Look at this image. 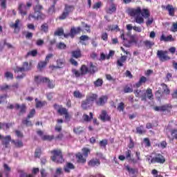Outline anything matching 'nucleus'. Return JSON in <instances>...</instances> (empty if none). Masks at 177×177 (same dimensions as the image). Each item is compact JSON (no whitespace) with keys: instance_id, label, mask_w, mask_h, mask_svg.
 <instances>
[{"instance_id":"obj_1","label":"nucleus","mask_w":177,"mask_h":177,"mask_svg":"<svg viewBox=\"0 0 177 177\" xmlns=\"http://www.w3.org/2000/svg\"><path fill=\"white\" fill-rule=\"evenodd\" d=\"M34 14H29L28 20L34 19V20H45L46 15L43 13L44 6L39 3L33 7Z\"/></svg>"},{"instance_id":"obj_24","label":"nucleus","mask_w":177,"mask_h":177,"mask_svg":"<svg viewBox=\"0 0 177 177\" xmlns=\"http://www.w3.org/2000/svg\"><path fill=\"white\" fill-rule=\"evenodd\" d=\"M166 10L169 12V16H171V17H174L175 16V8H174V6L171 4H168L165 7Z\"/></svg>"},{"instance_id":"obj_62","label":"nucleus","mask_w":177,"mask_h":177,"mask_svg":"<svg viewBox=\"0 0 177 177\" xmlns=\"http://www.w3.org/2000/svg\"><path fill=\"white\" fill-rule=\"evenodd\" d=\"M57 49H66V46L63 42H59L58 44H57Z\"/></svg>"},{"instance_id":"obj_53","label":"nucleus","mask_w":177,"mask_h":177,"mask_svg":"<svg viewBox=\"0 0 177 177\" xmlns=\"http://www.w3.org/2000/svg\"><path fill=\"white\" fill-rule=\"evenodd\" d=\"M126 169L129 172V174H132V175H135L138 171L137 169L131 168L129 166H127Z\"/></svg>"},{"instance_id":"obj_41","label":"nucleus","mask_w":177,"mask_h":177,"mask_svg":"<svg viewBox=\"0 0 177 177\" xmlns=\"http://www.w3.org/2000/svg\"><path fill=\"white\" fill-rule=\"evenodd\" d=\"M160 85L162 87L163 93L165 95H169V93H171V91L169 89L168 86L165 84V83H162Z\"/></svg>"},{"instance_id":"obj_55","label":"nucleus","mask_w":177,"mask_h":177,"mask_svg":"<svg viewBox=\"0 0 177 177\" xmlns=\"http://www.w3.org/2000/svg\"><path fill=\"white\" fill-rule=\"evenodd\" d=\"M124 154V157L126 158L127 160H131V157L132 156V151L128 149L127 151H125Z\"/></svg>"},{"instance_id":"obj_18","label":"nucleus","mask_w":177,"mask_h":177,"mask_svg":"<svg viewBox=\"0 0 177 177\" xmlns=\"http://www.w3.org/2000/svg\"><path fill=\"white\" fill-rule=\"evenodd\" d=\"M146 82H147V77L142 76L140 77L139 81L134 84V87L140 88L142 85H144V84H146Z\"/></svg>"},{"instance_id":"obj_38","label":"nucleus","mask_w":177,"mask_h":177,"mask_svg":"<svg viewBox=\"0 0 177 177\" xmlns=\"http://www.w3.org/2000/svg\"><path fill=\"white\" fill-rule=\"evenodd\" d=\"M47 104L48 102L46 101H37L36 102V109H42V107H45Z\"/></svg>"},{"instance_id":"obj_34","label":"nucleus","mask_w":177,"mask_h":177,"mask_svg":"<svg viewBox=\"0 0 177 177\" xmlns=\"http://www.w3.org/2000/svg\"><path fill=\"white\" fill-rule=\"evenodd\" d=\"M143 45L147 48V49H151L154 46V42L151 41L150 40H145L142 42Z\"/></svg>"},{"instance_id":"obj_10","label":"nucleus","mask_w":177,"mask_h":177,"mask_svg":"<svg viewBox=\"0 0 177 177\" xmlns=\"http://www.w3.org/2000/svg\"><path fill=\"white\" fill-rule=\"evenodd\" d=\"M100 165V160L97 158H93L88 162V166L90 168H96Z\"/></svg>"},{"instance_id":"obj_57","label":"nucleus","mask_w":177,"mask_h":177,"mask_svg":"<svg viewBox=\"0 0 177 177\" xmlns=\"http://www.w3.org/2000/svg\"><path fill=\"white\" fill-rule=\"evenodd\" d=\"M35 109H32V110L30 111L29 114L27 115L28 120H30V118H32L34 115H35Z\"/></svg>"},{"instance_id":"obj_11","label":"nucleus","mask_w":177,"mask_h":177,"mask_svg":"<svg viewBox=\"0 0 177 177\" xmlns=\"http://www.w3.org/2000/svg\"><path fill=\"white\" fill-rule=\"evenodd\" d=\"M18 10H19V13L23 17H24V16H27V12L28 9L27 8V6H26L24 3H21L19 4Z\"/></svg>"},{"instance_id":"obj_9","label":"nucleus","mask_w":177,"mask_h":177,"mask_svg":"<svg viewBox=\"0 0 177 177\" xmlns=\"http://www.w3.org/2000/svg\"><path fill=\"white\" fill-rule=\"evenodd\" d=\"M128 13L131 17H137L138 16H140L142 8L140 7H137L136 8L129 9Z\"/></svg>"},{"instance_id":"obj_42","label":"nucleus","mask_w":177,"mask_h":177,"mask_svg":"<svg viewBox=\"0 0 177 177\" xmlns=\"http://www.w3.org/2000/svg\"><path fill=\"white\" fill-rule=\"evenodd\" d=\"M82 151L85 158H88V156L91 154V149H89V148L84 147L82 148Z\"/></svg>"},{"instance_id":"obj_27","label":"nucleus","mask_w":177,"mask_h":177,"mask_svg":"<svg viewBox=\"0 0 177 177\" xmlns=\"http://www.w3.org/2000/svg\"><path fill=\"white\" fill-rule=\"evenodd\" d=\"M106 12L108 15H113V13H115V12H117V6H115L114 3H112L111 6L106 10Z\"/></svg>"},{"instance_id":"obj_40","label":"nucleus","mask_w":177,"mask_h":177,"mask_svg":"<svg viewBox=\"0 0 177 177\" xmlns=\"http://www.w3.org/2000/svg\"><path fill=\"white\" fill-rule=\"evenodd\" d=\"M54 35L55 37H62V35H64V29H63V28H58L54 32Z\"/></svg>"},{"instance_id":"obj_54","label":"nucleus","mask_w":177,"mask_h":177,"mask_svg":"<svg viewBox=\"0 0 177 177\" xmlns=\"http://www.w3.org/2000/svg\"><path fill=\"white\" fill-rule=\"evenodd\" d=\"M124 109H125V104H124V102L119 103L117 107L118 111H124Z\"/></svg>"},{"instance_id":"obj_33","label":"nucleus","mask_w":177,"mask_h":177,"mask_svg":"<svg viewBox=\"0 0 177 177\" xmlns=\"http://www.w3.org/2000/svg\"><path fill=\"white\" fill-rule=\"evenodd\" d=\"M73 132L76 135H81V133H84V127L77 126L73 129Z\"/></svg>"},{"instance_id":"obj_2","label":"nucleus","mask_w":177,"mask_h":177,"mask_svg":"<svg viewBox=\"0 0 177 177\" xmlns=\"http://www.w3.org/2000/svg\"><path fill=\"white\" fill-rule=\"evenodd\" d=\"M50 153L52 154L50 159L53 162L63 164L64 158H63V152L62 151V149H53L50 151Z\"/></svg>"},{"instance_id":"obj_30","label":"nucleus","mask_w":177,"mask_h":177,"mask_svg":"<svg viewBox=\"0 0 177 177\" xmlns=\"http://www.w3.org/2000/svg\"><path fill=\"white\" fill-rule=\"evenodd\" d=\"M80 72L82 75H86V74H89V69L88 68V66H86V65L83 64L82 65V66L80 67Z\"/></svg>"},{"instance_id":"obj_39","label":"nucleus","mask_w":177,"mask_h":177,"mask_svg":"<svg viewBox=\"0 0 177 177\" xmlns=\"http://www.w3.org/2000/svg\"><path fill=\"white\" fill-rule=\"evenodd\" d=\"M136 133L138 135H143L146 133V129H145V127L143 125H140V127H136Z\"/></svg>"},{"instance_id":"obj_52","label":"nucleus","mask_w":177,"mask_h":177,"mask_svg":"<svg viewBox=\"0 0 177 177\" xmlns=\"http://www.w3.org/2000/svg\"><path fill=\"white\" fill-rule=\"evenodd\" d=\"M4 76L7 80H13V78H14L13 73L10 71L6 72L4 74Z\"/></svg>"},{"instance_id":"obj_16","label":"nucleus","mask_w":177,"mask_h":177,"mask_svg":"<svg viewBox=\"0 0 177 177\" xmlns=\"http://www.w3.org/2000/svg\"><path fill=\"white\" fill-rule=\"evenodd\" d=\"M82 31V28H81L80 26H78L77 28H71L70 31V37L71 38H74L75 37V35L80 34Z\"/></svg>"},{"instance_id":"obj_43","label":"nucleus","mask_w":177,"mask_h":177,"mask_svg":"<svg viewBox=\"0 0 177 177\" xmlns=\"http://www.w3.org/2000/svg\"><path fill=\"white\" fill-rule=\"evenodd\" d=\"M169 109H172V106L169 104H166L161 106V111H169Z\"/></svg>"},{"instance_id":"obj_32","label":"nucleus","mask_w":177,"mask_h":177,"mask_svg":"<svg viewBox=\"0 0 177 177\" xmlns=\"http://www.w3.org/2000/svg\"><path fill=\"white\" fill-rule=\"evenodd\" d=\"M141 15L145 19H149L150 17V11L147 8H143L141 10Z\"/></svg>"},{"instance_id":"obj_7","label":"nucleus","mask_w":177,"mask_h":177,"mask_svg":"<svg viewBox=\"0 0 177 177\" xmlns=\"http://www.w3.org/2000/svg\"><path fill=\"white\" fill-rule=\"evenodd\" d=\"M147 98L149 100H153V99H154V95L153 94V90H151V88H147L145 94L141 95V100L142 102H146L147 100Z\"/></svg>"},{"instance_id":"obj_25","label":"nucleus","mask_w":177,"mask_h":177,"mask_svg":"<svg viewBox=\"0 0 177 177\" xmlns=\"http://www.w3.org/2000/svg\"><path fill=\"white\" fill-rule=\"evenodd\" d=\"M127 55H122L120 58L117 61V63H116L117 66H118V67L124 66L123 63H125V62H127Z\"/></svg>"},{"instance_id":"obj_3","label":"nucleus","mask_w":177,"mask_h":177,"mask_svg":"<svg viewBox=\"0 0 177 177\" xmlns=\"http://www.w3.org/2000/svg\"><path fill=\"white\" fill-rule=\"evenodd\" d=\"M53 107L55 110H57V113L59 114V115H65V120H68V118H70V113H68V109L63 107V105L54 104Z\"/></svg>"},{"instance_id":"obj_6","label":"nucleus","mask_w":177,"mask_h":177,"mask_svg":"<svg viewBox=\"0 0 177 177\" xmlns=\"http://www.w3.org/2000/svg\"><path fill=\"white\" fill-rule=\"evenodd\" d=\"M157 57H158L160 62H168L171 60V57L168 55L167 50H159L157 51Z\"/></svg>"},{"instance_id":"obj_31","label":"nucleus","mask_w":177,"mask_h":177,"mask_svg":"<svg viewBox=\"0 0 177 177\" xmlns=\"http://www.w3.org/2000/svg\"><path fill=\"white\" fill-rule=\"evenodd\" d=\"M47 65H48V62H46V61H40V62H39V63L37 64V68L40 71H42V70H44V68H45Z\"/></svg>"},{"instance_id":"obj_13","label":"nucleus","mask_w":177,"mask_h":177,"mask_svg":"<svg viewBox=\"0 0 177 177\" xmlns=\"http://www.w3.org/2000/svg\"><path fill=\"white\" fill-rule=\"evenodd\" d=\"M120 38L121 39L123 40V44L124 46H126L127 48H129V46H131L132 44L136 42L135 39H132L131 40H129V41H128V39H125V35L124 34V32H122L120 35Z\"/></svg>"},{"instance_id":"obj_49","label":"nucleus","mask_w":177,"mask_h":177,"mask_svg":"<svg viewBox=\"0 0 177 177\" xmlns=\"http://www.w3.org/2000/svg\"><path fill=\"white\" fill-rule=\"evenodd\" d=\"M172 140H177V129H173L170 131Z\"/></svg>"},{"instance_id":"obj_15","label":"nucleus","mask_w":177,"mask_h":177,"mask_svg":"<svg viewBox=\"0 0 177 177\" xmlns=\"http://www.w3.org/2000/svg\"><path fill=\"white\" fill-rule=\"evenodd\" d=\"M75 158L78 164H85L86 162V158L80 152L75 154Z\"/></svg>"},{"instance_id":"obj_17","label":"nucleus","mask_w":177,"mask_h":177,"mask_svg":"<svg viewBox=\"0 0 177 177\" xmlns=\"http://www.w3.org/2000/svg\"><path fill=\"white\" fill-rule=\"evenodd\" d=\"M107 99H109V97H107L106 95H102L95 101V104L97 106H104V104H106L107 102Z\"/></svg>"},{"instance_id":"obj_44","label":"nucleus","mask_w":177,"mask_h":177,"mask_svg":"<svg viewBox=\"0 0 177 177\" xmlns=\"http://www.w3.org/2000/svg\"><path fill=\"white\" fill-rule=\"evenodd\" d=\"M41 139L43 140H48V142H52V140L55 139V136L45 135L41 137Z\"/></svg>"},{"instance_id":"obj_12","label":"nucleus","mask_w":177,"mask_h":177,"mask_svg":"<svg viewBox=\"0 0 177 177\" xmlns=\"http://www.w3.org/2000/svg\"><path fill=\"white\" fill-rule=\"evenodd\" d=\"M100 120L102 121L103 122L111 121V117L107 114V111L106 110H102L101 112V114L99 117Z\"/></svg>"},{"instance_id":"obj_50","label":"nucleus","mask_w":177,"mask_h":177,"mask_svg":"<svg viewBox=\"0 0 177 177\" xmlns=\"http://www.w3.org/2000/svg\"><path fill=\"white\" fill-rule=\"evenodd\" d=\"M41 153H42V151L41 148H37L35 151V158H39L41 157Z\"/></svg>"},{"instance_id":"obj_61","label":"nucleus","mask_w":177,"mask_h":177,"mask_svg":"<svg viewBox=\"0 0 177 177\" xmlns=\"http://www.w3.org/2000/svg\"><path fill=\"white\" fill-rule=\"evenodd\" d=\"M170 31H171V32H177V22L173 23Z\"/></svg>"},{"instance_id":"obj_20","label":"nucleus","mask_w":177,"mask_h":177,"mask_svg":"<svg viewBox=\"0 0 177 177\" xmlns=\"http://www.w3.org/2000/svg\"><path fill=\"white\" fill-rule=\"evenodd\" d=\"M160 41H163L164 42H173V41H175V39H174L172 35L165 37V35L162 34L160 38Z\"/></svg>"},{"instance_id":"obj_35","label":"nucleus","mask_w":177,"mask_h":177,"mask_svg":"<svg viewBox=\"0 0 177 177\" xmlns=\"http://www.w3.org/2000/svg\"><path fill=\"white\" fill-rule=\"evenodd\" d=\"M103 79L98 78L93 82V85L95 88H99L100 86H103Z\"/></svg>"},{"instance_id":"obj_46","label":"nucleus","mask_w":177,"mask_h":177,"mask_svg":"<svg viewBox=\"0 0 177 177\" xmlns=\"http://www.w3.org/2000/svg\"><path fill=\"white\" fill-rule=\"evenodd\" d=\"M135 21L138 24H143V23H145V19H143L142 17L138 15L135 17Z\"/></svg>"},{"instance_id":"obj_23","label":"nucleus","mask_w":177,"mask_h":177,"mask_svg":"<svg viewBox=\"0 0 177 177\" xmlns=\"http://www.w3.org/2000/svg\"><path fill=\"white\" fill-rule=\"evenodd\" d=\"M97 94L92 93H91L86 96V100L90 102V103H93V102H96L97 100Z\"/></svg>"},{"instance_id":"obj_51","label":"nucleus","mask_w":177,"mask_h":177,"mask_svg":"<svg viewBox=\"0 0 177 177\" xmlns=\"http://www.w3.org/2000/svg\"><path fill=\"white\" fill-rule=\"evenodd\" d=\"M156 96L158 100H161V97H162V91H161V88H159L156 92Z\"/></svg>"},{"instance_id":"obj_59","label":"nucleus","mask_w":177,"mask_h":177,"mask_svg":"<svg viewBox=\"0 0 177 177\" xmlns=\"http://www.w3.org/2000/svg\"><path fill=\"white\" fill-rule=\"evenodd\" d=\"M55 3H54V4H53L49 8H48V14L49 15H52L53 13H55Z\"/></svg>"},{"instance_id":"obj_5","label":"nucleus","mask_w":177,"mask_h":177,"mask_svg":"<svg viewBox=\"0 0 177 177\" xmlns=\"http://www.w3.org/2000/svg\"><path fill=\"white\" fill-rule=\"evenodd\" d=\"M73 10H74V7L73 6L65 5L64 12L59 17V19L66 20V19L68 17L70 13H71V12H73Z\"/></svg>"},{"instance_id":"obj_64","label":"nucleus","mask_w":177,"mask_h":177,"mask_svg":"<svg viewBox=\"0 0 177 177\" xmlns=\"http://www.w3.org/2000/svg\"><path fill=\"white\" fill-rule=\"evenodd\" d=\"M40 174L41 177H46L48 176V172H46V170L45 169H41L40 170Z\"/></svg>"},{"instance_id":"obj_36","label":"nucleus","mask_w":177,"mask_h":177,"mask_svg":"<svg viewBox=\"0 0 177 177\" xmlns=\"http://www.w3.org/2000/svg\"><path fill=\"white\" fill-rule=\"evenodd\" d=\"M40 31H41V32H45V34L48 33L49 31V25L46 23L41 24L40 26Z\"/></svg>"},{"instance_id":"obj_22","label":"nucleus","mask_w":177,"mask_h":177,"mask_svg":"<svg viewBox=\"0 0 177 177\" xmlns=\"http://www.w3.org/2000/svg\"><path fill=\"white\" fill-rule=\"evenodd\" d=\"M88 74H95V73L97 72V66L93 64V62H90L88 64Z\"/></svg>"},{"instance_id":"obj_48","label":"nucleus","mask_w":177,"mask_h":177,"mask_svg":"<svg viewBox=\"0 0 177 177\" xmlns=\"http://www.w3.org/2000/svg\"><path fill=\"white\" fill-rule=\"evenodd\" d=\"M73 96L77 99H82V97H84V95L81 92H80V91H75L73 92Z\"/></svg>"},{"instance_id":"obj_26","label":"nucleus","mask_w":177,"mask_h":177,"mask_svg":"<svg viewBox=\"0 0 177 177\" xmlns=\"http://www.w3.org/2000/svg\"><path fill=\"white\" fill-rule=\"evenodd\" d=\"M12 137L10 136H6L4 138V140L2 142V145L5 146L6 149H8L9 144L12 142Z\"/></svg>"},{"instance_id":"obj_45","label":"nucleus","mask_w":177,"mask_h":177,"mask_svg":"<svg viewBox=\"0 0 177 177\" xmlns=\"http://www.w3.org/2000/svg\"><path fill=\"white\" fill-rule=\"evenodd\" d=\"M124 93H132L133 88L128 85H126L123 88Z\"/></svg>"},{"instance_id":"obj_4","label":"nucleus","mask_w":177,"mask_h":177,"mask_svg":"<svg viewBox=\"0 0 177 177\" xmlns=\"http://www.w3.org/2000/svg\"><path fill=\"white\" fill-rule=\"evenodd\" d=\"M32 68V63L25 62L23 63L22 67L17 66L14 70L15 73H24V71H30Z\"/></svg>"},{"instance_id":"obj_29","label":"nucleus","mask_w":177,"mask_h":177,"mask_svg":"<svg viewBox=\"0 0 177 177\" xmlns=\"http://www.w3.org/2000/svg\"><path fill=\"white\" fill-rule=\"evenodd\" d=\"M57 68H63L64 66H66V59H58L56 61Z\"/></svg>"},{"instance_id":"obj_21","label":"nucleus","mask_w":177,"mask_h":177,"mask_svg":"<svg viewBox=\"0 0 177 177\" xmlns=\"http://www.w3.org/2000/svg\"><path fill=\"white\" fill-rule=\"evenodd\" d=\"M71 56L72 57H74V59H80V57H82L81 49L77 48V50H73L71 52Z\"/></svg>"},{"instance_id":"obj_37","label":"nucleus","mask_w":177,"mask_h":177,"mask_svg":"<svg viewBox=\"0 0 177 177\" xmlns=\"http://www.w3.org/2000/svg\"><path fill=\"white\" fill-rule=\"evenodd\" d=\"M12 143H13L15 147H17L18 149H20V147H23V146H24V145L23 144V141L19 140H12Z\"/></svg>"},{"instance_id":"obj_8","label":"nucleus","mask_w":177,"mask_h":177,"mask_svg":"<svg viewBox=\"0 0 177 177\" xmlns=\"http://www.w3.org/2000/svg\"><path fill=\"white\" fill-rule=\"evenodd\" d=\"M165 162V157L161 153H158L156 157H153L151 159V164H164Z\"/></svg>"},{"instance_id":"obj_14","label":"nucleus","mask_w":177,"mask_h":177,"mask_svg":"<svg viewBox=\"0 0 177 177\" xmlns=\"http://www.w3.org/2000/svg\"><path fill=\"white\" fill-rule=\"evenodd\" d=\"M15 110H19V115H23V114H26L27 111V106L26 104H22L21 105L19 104H15Z\"/></svg>"},{"instance_id":"obj_47","label":"nucleus","mask_w":177,"mask_h":177,"mask_svg":"<svg viewBox=\"0 0 177 177\" xmlns=\"http://www.w3.org/2000/svg\"><path fill=\"white\" fill-rule=\"evenodd\" d=\"M22 124L23 125H26V127H32V122L27 118L22 120Z\"/></svg>"},{"instance_id":"obj_63","label":"nucleus","mask_w":177,"mask_h":177,"mask_svg":"<svg viewBox=\"0 0 177 177\" xmlns=\"http://www.w3.org/2000/svg\"><path fill=\"white\" fill-rule=\"evenodd\" d=\"M101 39L103 41H107V39H109V35L107 34V32H102L101 35Z\"/></svg>"},{"instance_id":"obj_56","label":"nucleus","mask_w":177,"mask_h":177,"mask_svg":"<svg viewBox=\"0 0 177 177\" xmlns=\"http://www.w3.org/2000/svg\"><path fill=\"white\" fill-rule=\"evenodd\" d=\"M37 55H38V51L37 50H32L27 53V56H32L33 57H35Z\"/></svg>"},{"instance_id":"obj_58","label":"nucleus","mask_w":177,"mask_h":177,"mask_svg":"<svg viewBox=\"0 0 177 177\" xmlns=\"http://www.w3.org/2000/svg\"><path fill=\"white\" fill-rule=\"evenodd\" d=\"M73 74L75 75V76L78 78L79 77H82V74H81V72H80V71L77 70V69H73L72 71Z\"/></svg>"},{"instance_id":"obj_19","label":"nucleus","mask_w":177,"mask_h":177,"mask_svg":"<svg viewBox=\"0 0 177 177\" xmlns=\"http://www.w3.org/2000/svg\"><path fill=\"white\" fill-rule=\"evenodd\" d=\"M71 169H75V166L71 162H67L64 167V172L70 174L71 172Z\"/></svg>"},{"instance_id":"obj_28","label":"nucleus","mask_w":177,"mask_h":177,"mask_svg":"<svg viewBox=\"0 0 177 177\" xmlns=\"http://www.w3.org/2000/svg\"><path fill=\"white\" fill-rule=\"evenodd\" d=\"M81 107L83 110H88L91 107V102L86 98V100L82 101Z\"/></svg>"},{"instance_id":"obj_60","label":"nucleus","mask_w":177,"mask_h":177,"mask_svg":"<svg viewBox=\"0 0 177 177\" xmlns=\"http://www.w3.org/2000/svg\"><path fill=\"white\" fill-rule=\"evenodd\" d=\"M101 7H102V1H98L93 6V9H96V10H97V9H100V8Z\"/></svg>"}]
</instances>
